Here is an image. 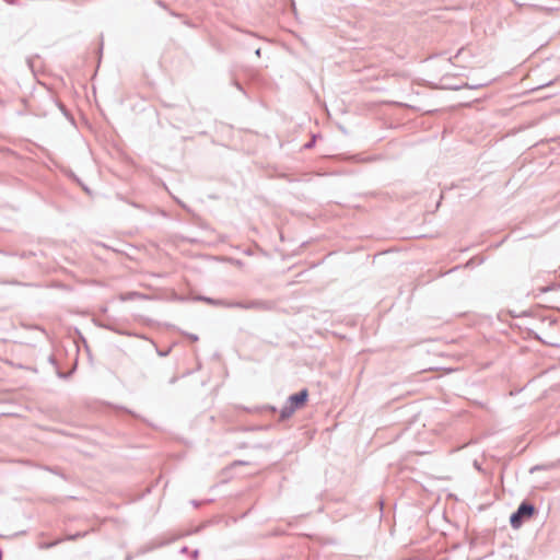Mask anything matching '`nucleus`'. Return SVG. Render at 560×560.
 Segmentation results:
<instances>
[{"label":"nucleus","instance_id":"obj_1","mask_svg":"<svg viewBox=\"0 0 560 560\" xmlns=\"http://www.w3.org/2000/svg\"><path fill=\"white\" fill-rule=\"evenodd\" d=\"M195 301L205 302L213 306H222L226 308H243V310H259L268 311L271 310L272 303L264 300H253L249 302L243 301H226L222 299H213L206 295H197L194 298Z\"/></svg>","mask_w":560,"mask_h":560},{"label":"nucleus","instance_id":"obj_2","mask_svg":"<svg viewBox=\"0 0 560 560\" xmlns=\"http://www.w3.org/2000/svg\"><path fill=\"white\" fill-rule=\"evenodd\" d=\"M310 393L306 387L300 389L296 393L289 395L285 400V404L279 411V421L283 422L290 419L295 411L302 409L306 406L308 401Z\"/></svg>","mask_w":560,"mask_h":560},{"label":"nucleus","instance_id":"obj_3","mask_svg":"<svg viewBox=\"0 0 560 560\" xmlns=\"http://www.w3.org/2000/svg\"><path fill=\"white\" fill-rule=\"evenodd\" d=\"M538 514V509L529 500H523L516 510L510 515V525L513 529H520L525 522Z\"/></svg>","mask_w":560,"mask_h":560},{"label":"nucleus","instance_id":"obj_4","mask_svg":"<svg viewBox=\"0 0 560 560\" xmlns=\"http://www.w3.org/2000/svg\"><path fill=\"white\" fill-rule=\"evenodd\" d=\"M119 300L121 302L132 301V300H149V296L144 293L138 291H129L121 293L119 295Z\"/></svg>","mask_w":560,"mask_h":560},{"label":"nucleus","instance_id":"obj_5","mask_svg":"<svg viewBox=\"0 0 560 560\" xmlns=\"http://www.w3.org/2000/svg\"><path fill=\"white\" fill-rule=\"evenodd\" d=\"M47 361L56 369V374L59 378L68 380L71 377L73 371L63 372L58 366V361L54 354L48 355Z\"/></svg>","mask_w":560,"mask_h":560},{"label":"nucleus","instance_id":"obj_6","mask_svg":"<svg viewBox=\"0 0 560 560\" xmlns=\"http://www.w3.org/2000/svg\"><path fill=\"white\" fill-rule=\"evenodd\" d=\"M559 466H560V459L557 462H551V463H547V464H538V465L530 467L529 474H534L536 471H541V470H551Z\"/></svg>","mask_w":560,"mask_h":560},{"label":"nucleus","instance_id":"obj_7","mask_svg":"<svg viewBox=\"0 0 560 560\" xmlns=\"http://www.w3.org/2000/svg\"><path fill=\"white\" fill-rule=\"evenodd\" d=\"M93 323L95 326L100 327V328H103V329H107V330H110V331H114V332H117L119 335H124L125 332H122L121 330L117 329L115 326H113L112 324L109 323H106V322H103L98 318H93Z\"/></svg>","mask_w":560,"mask_h":560},{"label":"nucleus","instance_id":"obj_8","mask_svg":"<svg viewBox=\"0 0 560 560\" xmlns=\"http://www.w3.org/2000/svg\"><path fill=\"white\" fill-rule=\"evenodd\" d=\"M271 424H261V425H245L241 427L238 430L241 432H255V431H267L271 429Z\"/></svg>","mask_w":560,"mask_h":560},{"label":"nucleus","instance_id":"obj_9","mask_svg":"<svg viewBox=\"0 0 560 560\" xmlns=\"http://www.w3.org/2000/svg\"><path fill=\"white\" fill-rule=\"evenodd\" d=\"M67 176L68 178H70L71 180H73L74 183L79 184L86 192H90V189L88 186H85L81 179L74 174L73 171L69 170L67 173Z\"/></svg>","mask_w":560,"mask_h":560},{"label":"nucleus","instance_id":"obj_10","mask_svg":"<svg viewBox=\"0 0 560 560\" xmlns=\"http://www.w3.org/2000/svg\"><path fill=\"white\" fill-rule=\"evenodd\" d=\"M319 137H320L319 133H312L311 139L303 144L302 149L303 150H311V149H313L316 145L317 138H319Z\"/></svg>","mask_w":560,"mask_h":560},{"label":"nucleus","instance_id":"obj_11","mask_svg":"<svg viewBox=\"0 0 560 560\" xmlns=\"http://www.w3.org/2000/svg\"><path fill=\"white\" fill-rule=\"evenodd\" d=\"M559 288H560V284H558V283H551V284L546 285V287H540V288H538V290H537L538 293L535 294V296H538L540 294H544V293H547V292H550V291H555V290H557Z\"/></svg>","mask_w":560,"mask_h":560},{"label":"nucleus","instance_id":"obj_12","mask_svg":"<svg viewBox=\"0 0 560 560\" xmlns=\"http://www.w3.org/2000/svg\"><path fill=\"white\" fill-rule=\"evenodd\" d=\"M89 534V530H83V532H75L73 534H69L67 535L66 537H63L62 539L66 540H78L80 538H83L85 537L86 535Z\"/></svg>","mask_w":560,"mask_h":560},{"label":"nucleus","instance_id":"obj_13","mask_svg":"<svg viewBox=\"0 0 560 560\" xmlns=\"http://www.w3.org/2000/svg\"><path fill=\"white\" fill-rule=\"evenodd\" d=\"M115 409L117 410H120V411H124L125 413L127 415H130L131 417H133L135 419H139V420H142V421H145L140 415H138L137 412H135L133 410L127 408V407H124V406H115Z\"/></svg>","mask_w":560,"mask_h":560},{"label":"nucleus","instance_id":"obj_14","mask_svg":"<svg viewBox=\"0 0 560 560\" xmlns=\"http://www.w3.org/2000/svg\"><path fill=\"white\" fill-rule=\"evenodd\" d=\"M57 105H58L59 109L61 110V113L63 114V116L73 124L74 118H73L72 114L69 112V109L60 102H57Z\"/></svg>","mask_w":560,"mask_h":560},{"label":"nucleus","instance_id":"obj_15","mask_svg":"<svg viewBox=\"0 0 560 560\" xmlns=\"http://www.w3.org/2000/svg\"><path fill=\"white\" fill-rule=\"evenodd\" d=\"M483 261H485V258H483V257L475 256V257L470 258V259L467 261L466 266H467V267H471V266H474L475 264L480 265V264H482Z\"/></svg>","mask_w":560,"mask_h":560},{"label":"nucleus","instance_id":"obj_16","mask_svg":"<svg viewBox=\"0 0 560 560\" xmlns=\"http://www.w3.org/2000/svg\"><path fill=\"white\" fill-rule=\"evenodd\" d=\"M63 541H65V539L58 538V539H56V540H52V541H49V542H45V544L42 546V548H47V549H48V548H54V547H56L57 545H59V544H61V542H63Z\"/></svg>","mask_w":560,"mask_h":560},{"label":"nucleus","instance_id":"obj_17","mask_svg":"<svg viewBox=\"0 0 560 560\" xmlns=\"http://www.w3.org/2000/svg\"><path fill=\"white\" fill-rule=\"evenodd\" d=\"M260 409L269 411V412H277L278 411L277 407H275L272 405H265Z\"/></svg>","mask_w":560,"mask_h":560},{"label":"nucleus","instance_id":"obj_18","mask_svg":"<svg viewBox=\"0 0 560 560\" xmlns=\"http://www.w3.org/2000/svg\"><path fill=\"white\" fill-rule=\"evenodd\" d=\"M5 283L14 284V285H23V287L32 285L31 283H24V282H21V281H18V280L7 281Z\"/></svg>","mask_w":560,"mask_h":560},{"label":"nucleus","instance_id":"obj_19","mask_svg":"<svg viewBox=\"0 0 560 560\" xmlns=\"http://www.w3.org/2000/svg\"><path fill=\"white\" fill-rule=\"evenodd\" d=\"M171 352V348H167L165 350H161V349H156V353L160 355V357H167Z\"/></svg>","mask_w":560,"mask_h":560},{"label":"nucleus","instance_id":"obj_20","mask_svg":"<svg viewBox=\"0 0 560 560\" xmlns=\"http://www.w3.org/2000/svg\"><path fill=\"white\" fill-rule=\"evenodd\" d=\"M233 85L241 91L242 93L246 94V91L244 90L243 85L238 81H233Z\"/></svg>","mask_w":560,"mask_h":560},{"label":"nucleus","instance_id":"obj_21","mask_svg":"<svg viewBox=\"0 0 560 560\" xmlns=\"http://www.w3.org/2000/svg\"><path fill=\"white\" fill-rule=\"evenodd\" d=\"M529 335H530L535 340H538V341H540V342H545V341L541 339V337H540L537 332H535L534 330H529Z\"/></svg>","mask_w":560,"mask_h":560},{"label":"nucleus","instance_id":"obj_22","mask_svg":"<svg viewBox=\"0 0 560 560\" xmlns=\"http://www.w3.org/2000/svg\"><path fill=\"white\" fill-rule=\"evenodd\" d=\"M187 338L191 340L192 342H196L199 340V337L196 334H186Z\"/></svg>","mask_w":560,"mask_h":560},{"label":"nucleus","instance_id":"obj_23","mask_svg":"<svg viewBox=\"0 0 560 560\" xmlns=\"http://www.w3.org/2000/svg\"><path fill=\"white\" fill-rule=\"evenodd\" d=\"M248 464H249V463H248V462H246V460H241V459H238V460H234V462L232 463V465H231V466H232V467H235V466H238V465H248Z\"/></svg>","mask_w":560,"mask_h":560},{"label":"nucleus","instance_id":"obj_24","mask_svg":"<svg viewBox=\"0 0 560 560\" xmlns=\"http://www.w3.org/2000/svg\"><path fill=\"white\" fill-rule=\"evenodd\" d=\"M46 469L49 470L52 474H56V475H59V476L63 477V475L61 472H59L58 468H56V467H47Z\"/></svg>","mask_w":560,"mask_h":560},{"label":"nucleus","instance_id":"obj_25","mask_svg":"<svg viewBox=\"0 0 560 560\" xmlns=\"http://www.w3.org/2000/svg\"><path fill=\"white\" fill-rule=\"evenodd\" d=\"M75 331H77L79 338L84 342L85 348L88 349V343H86L84 336L81 334V331L79 329H75Z\"/></svg>","mask_w":560,"mask_h":560},{"label":"nucleus","instance_id":"obj_26","mask_svg":"<svg viewBox=\"0 0 560 560\" xmlns=\"http://www.w3.org/2000/svg\"><path fill=\"white\" fill-rule=\"evenodd\" d=\"M205 501H200V500H191V504L195 506V508H199L203 504Z\"/></svg>","mask_w":560,"mask_h":560},{"label":"nucleus","instance_id":"obj_27","mask_svg":"<svg viewBox=\"0 0 560 560\" xmlns=\"http://www.w3.org/2000/svg\"><path fill=\"white\" fill-rule=\"evenodd\" d=\"M103 47H104V43H103V35H102V36H101L100 47H98V55H100V58L102 57V54H103Z\"/></svg>","mask_w":560,"mask_h":560},{"label":"nucleus","instance_id":"obj_28","mask_svg":"<svg viewBox=\"0 0 560 560\" xmlns=\"http://www.w3.org/2000/svg\"><path fill=\"white\" fill-rule=\"evenodd\" d=\"M190 557H191L192 559H195V560H196V559H198V557H199V550H198V549L192 550V551L190 552Z\"/></svg>","mask_w":560,"mask_h":560},{"label":"nucleus","instance_id":"obj_29","mask_svg":"<svg viewBox=\"0 0 560 560\" xmlns=\"http://www.w3.org/2000/svg\"><path fill=\"white\" fill-rule=\"evenodd\" d=\"M180 553H188L189 552V548L187 546H183L179 550Z\"/></svg>","mask_w":560,"mask_h":560},{"label":"nucleus","instance_id":"obj_30","mask_svg":"<svg viewBox=\"0 0 560 560\" xmlns=\"http://www.w3.org/2000/svg\"><path fill=\"white\" fill-rule=\"evenodd\" d=\"M177 381H178V376H173V377H171V378H170L168 383H170L171 385H173V384H175Z\"/></svg>","mask_w":560,"mask_h":560},{"label":"nucleus","instance_id":"obj_31","mask_svg":"<svg viewBox=\"0 0 560 560\" xmlns=\"http://www.w3.org/2000/svg\"><path fill=\"white\" fill-rule=\"evenodd\" d=\"M474 467H475L477 470H479V471H481V470H482V469H481V465H480L477 460H475V462H474Z\"/></svg>","mask_w":560,"mask_h":560},{"label":"nucleus","instance_id":"obj_32","mask_svg":"<svg viewBox=\"0 0 560 560\" xmlns=\"http://www.w3.org/2000/svg\"><path fill=\"white\" fill-rule=\"evenodd\" d=\"M255 55H256L257 57H260V56H261V48H260V47H256V48H255Z\"/></svg>","mask_w":560,"mask_h":560},{"label":"nucleus","instance_id":"obj_33","mask_svg":"<svg viewBox=\"0 0 560 560\" xmlns=\"http://www.w3.org/2000/svg\"><path fill=\"white\" fill-rule=\"evenodd\" d=\"M0 254L5 255V256H11L12 255L11 253H9L7 250H3L1 248H0Z\"/></svg>","mask_w":560,"mask_h":560},{"label":"nucleus","instance_id":"obj_34","mask_svg":"<svg viewBox=\"0 0 560 560\" xmlns=\"http://www.w3.org/2000/svg\"><path fill=\"white\" fill-rule=\"evenodd\" d=\"M244 254L247 255V256H252L253 255V250L252 249H246V250H244Z\"/></svg>","mask_w":560,"mask_h":560},{"label":"nucleus","instance_id":"obj_35","mask_svg":"<svg viewBox=\"0 0 560 560\" xmlns=\"http://www.w3.org/2000/svg\"><path fill=\"white\" fill-rule=\"evenodd\" d=\"M255 448H265V446L261 444V443H258L256 445H254Z\"/></svg>","mask_w":560,"mask_h":560},{"label":"nucleus","instance_id":"obj_36","mask_svg":"<svg viewBox=\"0 0 560 560\" xmlns=\"http://www.w3.org/2000/svg\"><path fill=\"white\" fill-rule=\"evenodd\" d=\"M205 526H206V525H201V526L197 527V528L194 530V533H198V532H200Z\"/></svg>","mask_w":560,"mask_h":560},{"label":"nucleus","instance_id":"obj_37","mask_svg":"<svg viewBox=\"0 0 560 560\" xmlns=\"http://www.w3.org/2000/svg\"><path fill=\"white\" fill-rule=\"evenodd\" d=\"M246 447H248V444H247V443H242V444H240V448H246Z\"/></svg>","mask_w":560,"mask_h":560},{"label":"nucleus","instance_id":"obj_38","mask_svg":"<svg viewBox=\"0 0 560 560\" xmlns=\"http://www.w3.org/2000/svg\"><path fill=\"white\" fill-rule=\"evenodd\" d=\"M8 3L10 4H16V0H9Z\"/></svg>","mask_w":560,"mask_h":560},{"label":"nucleus","instance_id":"obj_39","mask_svg":"<svg viewBox=\"0 0 560 560\" xmlns=\"http://www.w3.org/2000/svg\"><path fill=\"white\" fill-rule=\"evenodd\" d=\"M290 2L292 4L293 9L295 10V2H294V0H290Z\"/></svg>","mask_w":560,"mask_h":560},{"label":"nucleus","instance_id":"obj_40","mask_svg":"<svg viewBox=\"0 0 560 560\" xmlns=\"http://www.w3.org/2000/svg\"><path fill=\"white\" fill-rule=\"evenodd\" d=\"M101 311H102L103 313H106V312H107V307H106V306H105V307H102V310H101Z\"/></svg>","mask_w":560,"mask_h":560},{"label":"nucleus","instance_id":"obj_41","mask_svg":"<svg viewBox=\"0 0 560 560\" xmlns=\"http://www.w3.org/2000/svg\"><path fill=\"white\" fill-rule=\"evenodd\" d=\"M132 206L136 207V208H140V206L136 202H132Z\"/></svg>","mask_w":560,"mask_h":560},{"label":"nucleus","instance_id":"obj_42","mask_svg":"<svg viewBox=\"0 0 560 560\" xmlns=\"http://www.w3.org/2000/svg\"><path fill=\"white\" fill-rule=\"evenodd\" d=\"M483 85H485V84H479V86H483ZM471 88H472V89H476V88H478V85H472Z\"/></svg>","mask_w":560,"mask_h":560},{"label":"nucleus","instance_id":"obj_43","mask_svg":"<svg viewBox=\"0 0 560 560\" xmlns=\"http://www.w3.org/2000/svg\"><path fill=\"white\" fill-rule=\"evenodd\" d=\"M0 560H2V549L0 548Z\"/></svg>","mask_w":560,"mask_h":560},{"label":"nucleus","instance_id":"obj_44","mask_svg":"<svg viewBox=\"0 0 560 560\" xmlns=\"http://www.w3.org/2000/svg\"><path fill=\"white\" fill-rule=\"evenodd\" d=\"M462 49L457 50V54L455 55V57H457L459 54H460Z\"/></svg>","mask_w":560,"mask_h":560},{"label":"nucleus","instance_id":"obj_45","mask_svg":"<svg viewBox=\"0 0 560 560\" xmlns=\"http://www.w3.org/2000/svg\"><path fill=\"white\" fill-rule=\"evenodd\" d=\"M27 369L31 370V371H34V372L36 371L35 368H27Z\"/></svg>","mask_w":560,"mask_h":560},{"label":"nucleus","instance_id":"obj_46","mask_svg":"<svg viewBox=\"0 0 560 560\" xmlns=\"http://www.w3.org/2000/svg\"><path fill=\"white\" fill-rule=\"evenodd\" d=\"M125 560H131V556H127Z\"/></svg>","mask_w":560,"mask_h":560}]
</instances>
